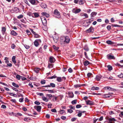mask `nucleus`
I'll return each instance as SVG.
<instances>
[{"mask_svg": "<svg viewBox=\"0 0 123 123\" xmlns=\"http://www.w3.org/2000/svg\"><path fill=\"white\" fill-rule=\"evenodd\" d=\"M30 2L33 5H34L35 4L36 2H37V3H38V1L37 0L36 1L35 0H29Z\"/></svg>", "mask_w": 123, "mask_h": 123, "instance_id": "2eb2a0df", "label": "nucleus"}, {"mask_svg": "<svg viewBox=\"0 0 123 123\" xmlns=\"http://www.w3.org/2000/svg\"><path fill=\"white\" fill-rule=\"evenodd\" d=\"M42 99L46 102H47L49 100L47 99L46 97H44V96L42 97Z\"/></svg>", "mask_w": 123, "mask_h": 123, "instance_id": "cd10ccee", "label": "nucleus"}, {"mask_svg": "<svg viewBox=\"0 0 123 123\" xmlns=\"http://www.w3.org/2000/svg\"><path fill=\"white\" fill-rule=\"evenodd\" d=\"M84 54H85V56H86V58L88 59H89V58L88 57V56H87V53H86L85 52H84Z\"/></svg>", "mask_w": 123, "mask_h": 123, "instance_id": "052dcab7", "label": "nucleus"}, {"mask_svg": "<svg viewBox=\"0 0 123 123\" xmlns=\"http://www.w3.org/2000/svg\"><path fill=\"white\" fill-rule=\"evenodd\" d=\"M111 27L110 25H108L107 27V28L108 31H110L111 29Z\"/></svg>", "mask_w": 123, "mask_h": 123, "instance_id": "0e129e2a", "label": "nucleus"}, {"mask_svg": "<svg viewBox=\"0 0 123 123\" xmlns=\"http://www.w3.org/2000/svg\"><path fill=\"white\" fill-rule=\"evenodd\" d=\"M77 102V100H74L72 101L71 103L73 104H76Z\"/></svg>", "mask_w": 123, "mask_h": 123, "instance_id": "4c0bfd02", "label": "nucleus"}, {"mask_svg": "<svg viewBox=\"0 0 123 123\" xmlns=\"http://www.w3.org/2000/svg\"><path fill=\"white\" fill-rule=\"evenodd\" d=\"M34 108L38 112H40L41 108V107L40 106H35Z\"/></svg>", "mask_w": 123, "mask_h": 123, "instance_id": "9b49d317", "label": "nucleus"}, {"mask_svg": "<svg viewBox=\"0 0 123 123\" xmlns=\"http://www.w3.org/2000/svg\"><path fill=\"white\" fill-rule=\"evenodd\" d=\"M57 97H54L53 98V101H55L57 100Z\"/></svg>", "mask_w": 123, "mask_h": 123, "instance_id": "bf43d9fd", "label": "nucleus"}, {"mask_svg": "<svg viewBox=\"0 0 123 123\" xmlns=\"http://www.w3.org/2000/svg\"><path fill=\"white\" fill-rule=\"evenodd\" d=\"M50 86V87H51L53 88L55 87V84L53 83H50V85H49Z\"/></svg>", "mask_w": 123, "mask_h": 123, "instance_id": "bb28decb", "label": "nucleus"}, {"mask_svg": "<svg viewBox=\"0 0 123 123\" xmlns=\"http://www.w3.org/2000/svg\"><path fill=\"white\" fill-rule=\"evenodd\" d=\"M9 95L11 96H13L17 97V95L15 94H13V93L12 92H10L9 93Z\"/></svg>", "mask_w": 123, "mask_h": 123, "instance_id": "2f4dec72", "label": "nucleus"}, {"mask_svg": "<svg viewBox=\"0 0 123 123\" xmlns=\"http://www.w3.org/2000/svg\"><path fill=\"white\" fill-rule=\"evenodd\" d=\"M107 67L109 70L111 71L112 70V68L111 66L109 65L107 66Z\"/></svg>", "mask_w": 123, "mask_h": 123, "instance_id": "e433bc0d", "label": "nucleus"}, {"mask_svg": "<svg viewBox=\"0 0 123 123\" xmlns=\"http://www.w3.org/2000/svg\"><path fill=\"white\" fill-rule=\"evenodd\" d=\"M77 115L79 117H81L82 115V112H80V113H78Z\"/></svg>", "mask_w": 123, "mask_h": 123, "instance_id": "774afa93", "label": "nucleus"}, {"mask_svg": "<svg viewBox=\"0 0 123 123\" xmlns=\"http://www.w3.org/2000/svg\"><path fill=\"white\" fill-rule=\"evenodd\" d=\"M104 89H105L108 90L109 91H116V89L109 86L105 87L104 88Z\"/></svg>", "mask_w": 123, "mask_h": 123, "instance_id": "423d86ee", "label": "nucleus"}, {"mask_svg": "<svg viewBox=\"0 0 123 123\" xmlns=\"http://www.w3.org/2000/svg\"><path fill=\"white\" fill-rule=\"evenodd\" d=\"M6 29L5 27H2V31L3 34H4L6 31Z\"/></svg>", "mask_w": 123, "mask_h": 123, "instance_id": "5701e85b", "label": "nucleus"}, {"mask_svg": "<svg viewBox=\"0 0 123 123\" xmlns=\"http://www.w3.org/2000/svg\"><path fill=\"white\" fill-rule=\"evenodd\" d=\"M82 106L81 105H77L76 106V107L77 108H80Z\"/></svg>", "mask_w": 123, "mask_h": 123, "instance_id": "680f3d73", "label": "nucleus"}, {"mask_svg": "<svg viewBox=\"0 0 123 123\" xmlns=\"http://www.w3.org/2000/svg\"><path fill=\"white\" fill-rule=\"evenodd\" d=\"M99 88V87H97L93 86L91 90H98Z\"/></svg>", "mask_w": 123, "mask_h": 123, "instance_id": "6ab92c4d", "label": "nucleus"}, {"mask_svg": "<svg viewBox=\"0 0 123 123\" xmlns=\"http://www.w3.org/2000/svg\"><path fill=\"white\" fill-rule=\"evenodd\" d=\"M78 3L80 5H82L84 4L83 0H80L79 1Z\"/></svg>", "mask_w": 123, "mask_h": 123, "instance_id": "473e14b6", "label": "nucleus"}, {"mask_svg": "<svg viewBox=\"0 0 123 123\" xmlns=\"http://www.w3.org/2000/svg\"><path fill=\"white\" fill-rule=\"evenodd\" d=\"M42 23L44 26H46L47 25V20L46 18L42 16L41 17Z\"/></svg>", "mask_w": 123, "mask_h": 123, "instance_id": "7ed1b4c3", "label": "nucleus"}, {"mask_svg": "<svg viewBox=\"0 0 123 123\" xmlns=\"http://www.w3.org/2000/svg\"><path fill=\"white\" fill-rule=\"evenodd\" d=\"M45 81H46L45 80H42L41 81V83L42 84H44L45 83V82H46Z\"/></svg>", "mask_w": 123, "mask_h": 123, "instance_id": "09e8293b", "label": "nucleus"}, {"mask_svg": "<svg viewBox=\"0 0 123 123\" xmlns=\"http://www.w3.org/2000/svg\"><path fill=\"white\" fill-rule=\"evenodd\" d=\"M56 80L58 82H61L62 81V78L60 77H57Z\"/></svg>", "mask_w": 123, "mask_h": 123, "instance_id": "393cba45", "label": "nucleus"}, {"mask_svg": "<svg viewBox=\"0 0 123 123\" xmlns=\"http://www.w3.org/2000/svg\"><path fill=\"white\" fill-rule=\"evenodd\" d=\"M23 17V16L22 14H21L18 16L17 17V18L18 19H20L22 18Z\"/></svg>", "mask_w": 123, "mask_h": 123, "instance_id": "a18cd8bd", "label": "nucleus"}, {"mask_svg": "<svg viewBox=\"0 0 123 123\" xmlns=\"http://www.w3.org/2000/svg\"><path fill=\"white\" fill-rule=\"evenodd\" d=\"M61 118L62 120H64L66 119V117L65 116H63L61 117Z\"/></svg>", "mask_w": 123, "mask_h": 123, "instance_id": "de8ad7c7", "label": "nucleus"}, {"mask_svg": "<svg viewBox=\"0 0 123 123\" xmlns=\"http://www.w3.org/2000/svg\"><path fill=\"white\" fill-rule=\"evenodd\" d=\"M81 11V10L80 9H76L75 8H74L72 10L73 12L75 14H77L80 12Z\"/></svg>", "mask_w": 123, "mask_h": 123, "instance_id": "39448f33", "label": "nucleus"}, {"mask_svg": "<svg viewBox=\"0 0 123 123\" xmlns=\"http://www.w3.org/2000/svg\"><path fill=\"white\" fill-rule=\"evenodd\" d=\"M12 84L13 86L16 88H18L19 87V86L14 82H12Z\"/></svg>", "mask_w": 123, "mask_h": 123, "instance_id": "7c9ffc66", "label": "nucleus"}, {"mask_svg": "<svg viewBox=\"0 0 123 123\" xmlns=\"http://www.w3.org/2000/svg\"><path fill=\"white\" fill-rule=\"evenodd\" d=\"M118 76L120 78H123V74L121 73L120 74L118 75Z\"/></svg>", "mask_w": 123, "mask_h": 123, "instance_id": "6e6d98bb", "label": "nucleus"}, {"mask_svg": "<svg viewBox=\"0 0 123 123\" xmlns=\"http://www.w3.org/2000/svg\"><path fill=\"white\" fill-rule=\"evenodd\" d=\"M51 111L53 112H57V111H56V109H51Z\"/></svg>", "mask_w": 123, "mask_h": 123, "instance_id": "69168bd1", "label": "nucleus"}, {"mask_svg": "<svg viewBox=\"0 0 123 123\" xmlns=\"http://www.w3.org/2000/svg\"><path fill=\"white\" fill-rule=\"evenodd\" d=\"M80 15L81 16H84L85 17V18H88V16L87 14L86 13H81L80 14Z\"/></svg>", "mask_w": 123, "mask_h": 123, "instance_id": "f3484780", "label": "nucleus"}, {"mask_svg": "<svg viewBox=\"0 0 123 123\" xmlns=\"http://www.w3.org/2000/svg\"><path fill=\"white\" fill-rule=\"evenodd\" d=\"M49 61L50 62L52 63L54 62L55 61V59L53 57L50 56L49 58Z\"/></svg>", "mask_w": 123, "mask_h": 123, "instance_id": "6e6552de", "label": "nucleus"}, {"mask_svg": "<svg viewBox=\"0 0 123 123\" xmlns=\"http://www.w3.org/2000/svg\"><path fill=\"white\" fill-rule=\"evenodd\" d=\"M113 27H123L122 26H120L118 25H115V24H113L111 25Z\"/></svg>", "mask_w": 123, "mask_h": 123, "instance_id": "72a5a7b5", "label": "nucleus"}, {"mask_svg": "<svg viewBox=\"0 0 123 123\" xmlns=\"http://www.w3.org/2000/svg\"><path fill=\"white\" fill-rule=\"evenodd\" d=\"M68 112L70 113H71L73 112V111L72 110L69 109L68 110Z\"/></svg>", "mask_w": 123, "mask_h": 123, "instance_id": "4d7b16f0", "label": "nucleus"}, {"mask_svg": "<svg viewBox=\"0 0 123 123\" xmlns=\"http://www.w3.org/2000/svg\"><path fill=\"white\" fill-rule=\"evenodd\" d=\"M34 44L35 46L36 47H37L39 45V43L36 40L34 42Z\"/></svg>", "mask_w": 123, "mask_h": 123, "instance_id": "a878e982", "label": "nucleus"}, {"mask_svg": "<svg viewBox=\"0 0 123 123\" xmlns=\"http://www.w3.org/2000/svg\"><path fill=\"white\" fill-rule=\"evenodd\" d=\"M28 85L31 88H33V86L32 85V83L31 82H30L28 84Z\"/></svg>", "mask_w": 123, "mask_h": 123, "instance_id": "5fc2aeb1", "label": "nucleus"}, {"mask_svg": "<svg viewBox=\"0 0 123 123\" xmlns=\"http://www.w3.org/2000/svg\"><path fill=\"white\" fill-rule=\"evenodd\" d=\"M83 49L86 51H88L89 50V49L88 47L86 45H85Z\"/></svg>", "mask_w": 123, "mask_h": 123, "instance_id": "b1692460", "label": "nucleus"}, {"mask_svg": "<svg viewBox=\"0 0 123 123\" xmlns=\"http://www.w3.org/2000/svg\"><path fill=\"white\" fill-rule=\"evenodd\" d=\"M24 101V98H20L19 99V102H22Z\"/></svg>", "mask_w": 123, "mask_h": 123, "instance_id": "e2e57ef3", "label": "nucleus"}, {"mask_svg": "<svg viewBox=\"0 0 123 123\" xmlns=\"http://www.w3.org/2000/svg\"><path fill=\"white\" fill-rule=\"evenodd\" d=\"M48 67L49 68H52L53 67V65L49 63Z\"/></svg>", "mask_w": 123, "mask_h": 123, "instance_id": "49530a36", "label": "nucleus"}, {"mask_svg": "<svg viewBox=\"0 0 123 123\" xmlns=\"http://www.w3.org/2000/svg\"><path fill=\"white\" fill-rule=\"evenodd\" d=\"M33 14H34L35 17H38L39 16V14L37 13L34 12L33 13Z\"/></svg>", "mask_w": 123, "mask_h": 123, "instance_id": "c9c22d12", "label": "nucleus"}, {"mask_svg": "<svg viewBox=\"0 0 123 123\" xmlns=\"http://www.w3.org/2000/svg\"><path fill=\"white\" fill-rule=\"evenodd\" d=\"M70 39L69 37L68 36H66L65 37V40L64 42L67 43H68L70 41Z\"/></svg>", "mask_w": 123, "mask_h": 123, "instance_id": "9d476101", "label": "nucleus"}, {"mask_svg": "<svg viewBox=\"0 0 123 123\" xmlns=\"http://www.w3.org/2000/svg\"><path fill=\"white\" fill-rule=\"evenodd\" d=\"M53 13L55 16L57 18H60L61 17L60 12L57 9H55L54 10Z\"/></svg>", "mask_w": 123, "mask_h": 123, "instance_id": "f257e3e1", "label": "nucleus"}, {"mask_svg": "<svg viewBox=\"0 0 123 123\" xmlns=\"http://www.w3.org/2000/svg\"><path fill=\"white\" fill-rule=\"evenodd\" d=\"M15 47V45L14 44H12L11 45V48L12 49H14Z\"/></svg>", "mask_w": 123, "mask_h": 123, "instance_id": "864d4df0", "label": "nucleus"}, {"mask_svg": "<svg viewBox=\"0 0 123 123\" xmlns=\"http://www.w3.org/2000/svg\"><path fill=\"white\" fill-rule=\"evenodd\" d=\"M41 14L43 16H45L47 18H48L49 17V14L46 12H42L41 13Z\"/></svg>", "mask_w": 123, "mask_h": 123, "instance_id": "f8f14e48", "label": "nucleus"}, {"mask_svg": "<svg viewBox=\"0 0 123 123\" xmlns=\"http://www.w3.org/2000/svg\"><path fill=\"white\" fill-rule=\"evenodd\" d=\"M24 47L25 48L27 49H29L30 48V46L26 44H25L24 45Z\"/></svg>", "mask_w": 123, "mask_h": 123, "instance_id": "c03bdc74", "label": "nucleus"}, {"mask_svg": "<svg viewBox=\"0 0 123 123\" xmlns=\"http://www.w3.org/2000/svg\"><path fill=\"white\" fill-rule=\"evenodd\" d=\"M21 76L19 75H17L16 76V77L18 80H19L21 79Z\"/></svg>", "mask_w": 123, "mask_h": 123, "instance_id": "79ce46f5", "label": "nucleus"}, {"mask_svg": "<svg viewBox=\"0 0 123 123\" xmlns=\"http://www.w3.org/2000/svg\"><path fill=\"white\" fill-rule=\"evenodd\" d=\"M106 43H107L109 44H114V43L113 42L110 40H107L106 41Z\"/></svg>", "mask_w": 123, "mask_h": 123, "instance_id": "4be33fe9", "label": "nucleus"}, {"mask_svg": "<svg viewBox=\"0 0 123 123\" xmlns=\"http://www.w3.org/2000/svg\"><path fill=\"white\" fill-rule=\"evenodd\" d=\"M10 34L14 36H16L18 35L17 33L14 30H12L11 31Z\"/></svg>", "mask_w": 123, "mask_h": 123, "instance_id": "4468645a", "label": "nucleus"}, {"mask_svg": "<svg viewBox=\"0 0 123 123\" xmlns=\"http://www.w3.org/2000/svg\"><path fill=\"white\" fill-rule=\"evenodd\" d=\"M52 47L55 50H57L59 49V48L58 47H56L55 45H53Z\"/></svg>", "mask_w": 123, "mask_h": 123, "instance_id": "ea45409f", "label": "nucleus"}, {"mask_svg": "<svg viewBox=\"0 0 123 123\" xmlns=\"http://www.w3.org/2000/svg\"><path fill=\"white\" fill-rule=\"evenodd\" d=\"M107 58L109 60L114 59H115L113 55H112V53H110L108 54L107 55Z\"/></svg>", "mask_w": 123, "mask_h": 123, "instance_id": "f03ea898", "label": "nucleus"}, {"mask_svg": "<svg viewBox=\"0 0 123 123\" xmlns=\"http://www.w3.org/2000/svg\"><path fill=\"white\" fill-rule=\"evenodd\" d=\"M34 37L36 38H38L40 36L38 34L36 33L34 35Z\"/></svg>", "mask_w": 123, "mask_h": 123, "instance_id": "338daca9", "label": "nucleus"}, {"mask_svg": "<svg viewBox=\"0 0 123 123\" xmlns=\"http://www.w3.org/2000/svg\"><path fill=\"white\" fill-rule=\"evenodd\" d=\"M112 94V93H109L108 95H104V97L105 98H109L110 96L108 95H111Z\"/></svg>", "mask_w": 123, "mask_h": 123, "instance_id": "c756f323", "label": "nucleus"}, {"mask_svg": "<svg viewBox=\"0 0 123 123\" xmlns=\"http://www.w3.org/2000/svg\"><path fill=\"white\" fill-rule=\"evenodd\" d=\"M81 85L80 84H77L74 85V87L75 88L79 87L81 86Z\"/></svg>", "mask_w": 123, "mask_h": 123, "instance_id": "a19ab883", "label": "nucleus"}, {"mask_svg": "<svg viewBox=\"0 0 123 123\" xmlns=\"http://www.w3.org/2000/svg\"><path fill=\"white\" fill-rule=\"evenodd\" d=\"M69 108L71 109L74 110L75 109V107L74 106H73L71 105H70L69 106Z\"/></svg>", "mask_w": 123, "mask_h": 123, "instance_id": "603ef678", "label": "nucleus"}, {"mask_svg": "<svg viewBox=\"0 0 123 123\" xmlns=\"http://www.w3.org/2000/svg\"><path fill=\"white\" fill-rule=\"evenodd\" d=\"M97 14V13L95 12H93L92 13L91 15V17H93L95 16Z\"/></svg>", "mask_w": 123, "mask_h": 123, "instance_id": "c85d7f7f", "label": "nucleus"}, {"mask_svg": "<svg viewBox=\"0 0 123 123\" xmlns=\"http://www.w3.org/2000/svg\"><path fill=\"white\" fill-rule=\"evenodd\" d=\"M12 61L14 63H16V61L15 60V56H13L12 58Z\"/></svg>", "mask_w": 123, "mask_h": 123, "instance_id": "412c9836", "label": "nucleus"}, {"mask_svg": "<svg viewBox=\"0 0 123 123\" xmlns=\"http://www.w3.org/2000/svg\"><path fill=\"white\" fill-rule=\"evenodd\" d=\"M68 71L69 73H72L73 72V70L71 68H70L68 70Z\"/></svg>", "mask_w": 123, "mask_h": 123, "instance_id": "13d9d810", "label": "nucleus"}, {"mask_svg": "<svg viewBox=\"0 0 123 123\" xmlns=\"http://www.w3.org/2000/svg\"><path fill=\"white\" fill-rule=\"evenodd\" d=\"M37 95H39L41 96H43V94L42 93H40L39 92H37Z\"/></svg>", "mask_w": 123, "mask_h": 123, "instance_id": "37998d69", "label": "nucleus"}, {"mask_svg": "<svg viewBox=\"0 0 123 123\" xmlns=\"http://www.w3.org/2000/svg\"><path fill=\"white\" fill-rule=\"evenodd\" d=\"M92 75V74L91 73H88L87 74V75L88 77H90Z\"/></svg>", "mask_w": 123, "mask_h": 123, "instance_id": "3c124183", "label": "nucleus"}, {"mask_svg": "<svg viewBox=\"0 0 123 123\" xmlns=\"http://www.w3.org/2000/svg\"><path fill=\"white\" fill-rule=\"evenodd\" d=\"M41 6L43 8H45L47 7L45 3H42L41 5Z\"/></svg>", "mask_w": 123, "mask_h": 123, "instance_id": "aec40b11", "label": "nucleus"}, {"mask_svg": "<svg viewBox=\"0 0 123 123\" xmlns=\"http://www.w3.org/2000/svg\"><path fill=\"white\" fill-rule=\"evenodd\" d=\"M87 105H93V102L89 100L85 101Z\"/></svg>", "mask_w": 123, "mask_h": 123, "instance_id": "0eeeda50", "label": "nucleus"}, {"mask_svg": "<svg viewBox=\"0 0 123 123\" xmlns=\"http://www.w3.org/2000/svg\"><path fill=\"white\" fill-rule=\"evenodd\" d=\"M68 94L69 95V96L70 98H73L74 97V95L73 93L72 92H69L68 93Z\"/></svg>", "mask_w": 123, "mask_h": 123, "instance_id": "a211bd4d", "label": "nucleus"}, {"mask_svg": "<svg viewBox=\"0 0 123 123\" xmlns=\"http://www.w3.org/2000/svg\"><path fill=\"white\" fill-rule=\"evenodd\" d=\"M40 69L38 68H35L34 69L35 71L37 73H38Z\"/></svg>", "mask_w": 123, "mask_h": 123, "instance_id": "f704fd0d", "label": "nucleus"}, {"mask_svg": "<svg viewBox=\"0 0 123 123\" xmlns=\"http://www.w3.org/2000/svg\"><path fill=\"white\" fill-rule=\"evenodd\" d=\"M102 77V76L100 75H97L95 78V79L98 81H99L101 78Z\"/></svg>", "mask_w": 123, "mask_h": 123, "instance_id": "ddd939ff", "label": "nucleus"}, {"mask_svg": "<svg viewBox=\"0 0 123 123\" xmlns=\"http://www.w3.org/2000/svg\"><path fill=\"white\" fill-rule=\"evenodd\" d=\"M90 64V63L88 61L86 60L84 62V65L86 66Z\"/></svg>", "mask_w": 123, "mask_h": 123, "instance_id": "dca6fc26", "label": "nucleus"}, {"mask_svg": "<svg viewBox=\"0 0 123 123\" xmlns=\"http://www.w3.org/2000/svg\"><path fill=\"white\" fill-rule=\"evenodd\" d=\"M107 120L108 123H115L114 122L116 121V120L114 118H108Z\"/></svg>", "mask_w": 123, "mask_h": 123, "instance_id": "20e7f679", "label": "nucleus"}, {"mask_svg": "<svg viewBox=\"0 0 123 123\" xmlns=\"http://www.w3.org/2000/svg\"><path fill=\"white\" fill-rule=\"evenodd\" d=\"M94 31V29L93 27H91L88 29L86 30V32L89 33L90 32H93Z\"/></svg>", "mask_w": 123, "mask_h": 123, "instance_id": "1a4fd4ad", "label": "nucleus"}, {"mask_svg": "<svg viewBox=\"0 0 123 123\" xmlns=\"http://www.w3.org/2000/svg\"><path fill=\"white\" fill-rule=\"evenodd\" d=\"M45 91H48L50 93H54V91L53 90H44Z\"/></svg>", "mask_w": 123, "mask_h": 123, "instance_id": "58836bf2", "label": "nucleus"}, {"mask_svg": "<svg viewBox=\"0 0 123 123\" xmlns=\"http://www.w3.org/2000/svg\"><path fill=\"white\" fill-rule=\"evenodd\" d=\"M57 77L55 75L52 76L51 77H49L48 78L49 79H52L53 78H55Z\"/></svg>", "mask_w": 123, "mask_h": 123, "instance_id": "8fccbe9b", "label": "nucleus"}]
</instances>
